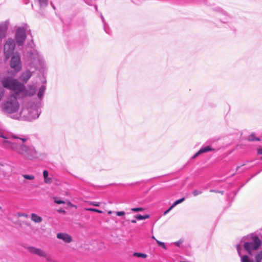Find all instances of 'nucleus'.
Instances as JSON below:
<instances>
[{
	"label": "nucleus",
	"instance_id": "nucleus-1",
	"mask_svg": "<svg viewBox=\"0 0 262 262\" xmlns=\"http://www.w3.org/2000/svg\"><path fill=\"white\" fill-rule=\"evenodd\" d=\"M0 82L4 88L14 93L9 98L1 104L2 111L7 114H13L11 116L12 118L13 115L17 114L16 113L19 107L17 99L34 95L36 91V87L34 85H29L27 88L17 79L10 76L2 77Z\"/></svg>",
	"mask_w": 262,
	"mask_h": 262
},
{
	"label": "nucleus",
	"instance_id": "nucleus-2",
	"mask_svg": "<svg viewBox=\"0 0 262 262\" xmlns=\"http://www.w3.org/2000/svg\"><path fill=\"white\" fill-rule=\"evenodd\" d=\"M0 137L5 139L2 143L5 148L10 149L26 159L33 160L38 157V153L32 145L25 143L28 138L24 136H7L0 129Z\"/></svg>",
	"mask_w": 262,
	"mask_h": 262
},
{
	"label": "nucleus",
	"instance_id": "nucleus-3",
	"mask_svg": "<svg viewBox=\"0 0 262 262\" xmlns=\"http://www.w3.org/2000/svg\"><path fill=\"white\" fill-rule=\"evenodd\" d=\"M41 103H38L36 105H32L28 108H24L19 114H15L12 117L15 119H19L21 116L26 119L32 121L39 117L40 111Z\"/></svg>",
	"mask_w": 262,
	"mask_h": 262
},
{
	"label": "nucleus",
	"instance_id": "nucleus-4",
	"mask_svg": "<svg viewBox=\"0 0 262 262\" xmlns=\"http://www.w3.org/2000/svg\"><path fill=\"white\" fill-rule=\"evenodd\" d=\"M26 61L30 67L35 68L38 66H41L43 63L42 57L35 48H32L30 51L27 52Z\"/></svg>",
	"mask_w": 262,
	"mask_h": 262
},
{
	"label": "nucleus",
	"instance_id": "nucleus-5",
	"mask_svg": "<svg viewBox=\"0 0 262 262\" xmlns=\"http://www.w3.org/2000/svg\"><path fill=\"white\" fill-rule=\"evenodd\" d=\"M9 62V66L11 68L10 70L8 71V73L11 76H14L20 72L22 69V63L20 56L19 53H16L11 57Z\"/></svg>",
	"mask_w": 262,
	"mask_h": 262
},
{
	"label": "nucleus",
	"instance_id": "nucleus-6",
	"mask_svg": "<svg viewBox=\"0 0 262 262\" xmlns=\"http://www.w3.org/2000/svg\"><path fill=\"white\" fill-rule=\"evenodd\" d=\"M16 43L14 39L8 38L4 45V54L6 60L9 59L14 55V52L15 49Z\"/></svg>",
	"mask_w": 262,
	"mask_h": 262
},
{
	"label": "nucleus",
	"instance_id": "nucleus-7",
	"mask_svg": "<svg viewBox=\"0 0 262 262\" xmlns=\"http://www.w3.org/2000/svg\"><path fill=\"white\" fill-rule=\"evenodd\" d=\"M27 28V25H25L24 26L18 27L16 29L14 40L18 46H22L24 45L27 38L26 31Z\"/></svg>",
	"mask_w": 262,
	"mask_h": 262
},
{
	"label": "nucleus",
	"instance_id": "nucleus-8",
	"mask_svg": "<svg viewBox=\"0 0 262 262\" xmlns=\"http://www.w3.org/2000/svg\"><path fill=\"white\" fill-rule=\"evenodd\" d=\"M261 245V240L259 237L255 236L253 237L252 241L245 242L243 247L249 255H252V251L258 249Z\"/></svg>",
	"mask_w": 262,
	"mask_h": 262
},
{
	"label": "nucleus",
	"instance_id": "nucleus-9",
	"mask_svg": "<svg viewBox=\"0 0 262 262\" xmlns=\"http://www.w3.org/2000/svg\"><path fill=\"white\" fill-rule=\"evenodd\" d=\"M28 250L32 254H36L40 257H43L46 256V252L42 249L34 247H30L28 248Z\"/></svg>",
	"mask_w": 262,
	"mask_h": 262
},
{
	"label": "nucleus",
	"instance_id": "nucleus-10",
	"mask_svg": "<svg viewBox=\"0 0 262 262\" xmlns=\"http://www.w3.org/2000/svg\"><path fill=\"white\" fill-rule=\"evenodd\" d=\"M8 28V22L5 21L0 24V39L6 36V33Z\"/></svg>",
	"mask_w": 262,
	"mask_h": 262
},
{
	"label": "nucleus",
	"instance_id": "nucleus-11",
	"mask_svg": "<svg viewBox=\"0 0 262 262\" xmlns=\"http://www.w3.org/2000/svg\"><path fill=\"white\" fill-rule=\"evenodd\" d=\"M58 239H62L66 243H69L72 241V237L68 234L64 233H59L57 234Z\"/></svg>",
	"mask_w": 262,
	"mask_h": 262
},
{
	"label": "nucleus",
	"instance_id": "nucleus-12",
	"mask_svg": "<svg viewBox=\"0 0 262 262\" xmlns=\"http://www.w3.org/2000/svg\"><path fill=\"white\" fill-rule=\"evenodd\" d=\"M241 249H242V248L239 245H237L236 249H237V251L239 256L241 258V262H254L253 260L250 258V257L248 255H242Z\"/></svg>",
	"mask_w": 262,
	"mask_h": 262
},
{
	"label": "nucleus",
	"instance_id": "nucleus-13",
	"mask_svg": "<svg viewBox=\"0 0 262 262\" xmlns=\"http://www.w3.org/2000/svg\"><path fill=\"white\" fill-rule=\"evenodd\" d=\"M214 150L213 148H212L210 146H207L205 147H202L200 149V150L196 152L192 157V159L196 158L198 156L204 153L207 152L208 151H213Z\"/></svg>",
	"mask_w": 262,
	"mask_h": 262
},
{
	"label": "nucleus",
	"instance_id": "nucleus-14",
	"mask_svg": "<svg viewBox=\"0 0 262 262\" xmlns=\"http://www.w3.org/2000/svg\"><path fill=\"white\" fill-rule=\"evenodd\" d=\"M214 150L213 148H212L210 146H207L205 147H202L200 149V150L196 152L192 157V159L196 158L198 156L204 153L207 152L208 151H213Z\"/></svg>",
	"mask_w": 262,
	"mask_h": 262
},
{
	"label": "nucleus",
	"instance_id": "nucleus-15",
	"mask_svg": "<svg viewBox=\"0 0 262 262\" xmlns=\"http://www.w3.org/2000/svg\"><path fill=\"white\" fill-rule=\"evenodd\" d=\"M214 150L213 148H212L210 146H207L205 147H202L200 149V150L196 152L192 157V159L196 158L198 156L204 153L207 152L208 151H213Z\"/></svg>",
	"mask_w": 262,
	"mask_h": 262
},
{
	"label": "nucleus",
	"instance_id": "nucleus-16",
	"mask_svg": "<svg viewBox=\"0 0 262 262\" xmlns=\"http://www.w3.org/2000/svg\"><path fill=\"white\" fill-rule=\"evenodd\" d=\"M32 75V72H31L29 70H27L21 74L19 77V79L21 81L26 83L31 78Z\"/></svg>",
	"mask_w": 262,
	"mask_h": 262
},
{
	"label": "nucleus",
	"instance_id": "nucleus-17",
	"mask_svg": "<svg viewBox=\"0 0 262 262\" xmlns=\"http://www.w3.org/2000/svg\"><path fill=\"white\" fill-rule=\"evenodd\" d=\"M31 220L35 223H41L42 221V219L41 216L34 213H32L31 215Z\"/></svg>",
	"mask_w": 262,
	"mask_h": 262
},
{
	"label": "nucleus",
	"instance_id": "nucleus-18",
	"mask_svg": "<svg viewBox=\"0 0 262 262\" xmlns=\"http://www.w3.org/2000/svg\"><path fill=\"white\" fill-rule=\"evenodd\" d=\"M49 173L46 170L43 171V177L44 178V182L46 184H51L52 183V179L51 178L48 177Z\"/></svg>",
	"mask_w": 262,
	"mask_h": 262
},
{
	"label": "nucleus",
	"instance_id": "nucleus-19",
	"mask_svg": "<svg viewBox=\"0 0 262 262\" xmlns=\"http://www.w3.org/2000/svg\"><path fill=\"white\" fill-rule=\"evenodd\" d=\"M46 90V86H45V85H42L39 88V91L37 93V97L38 98V99L40 100L42 99Z\"/></svg>",
	"mask_w": 262,
	"mask_h": 262
},
{
	"label": "nucleus",
	"instance_id": "nucleus-20",
	"mask_svg": "<svg viewBox=\"0 0 262 262\" xmlns=\"http://www.w3.org/2000/svg\"><path fill=\"white\" fill-rule=\"evenodd\" d=\"M35 1L38 3L41 9L46 7L48 4V0H35Z\"/></svg>",
	"mask_w": 262,
	"mask_h": 262
},
{
	"label": "nucleus",
	"instance_id": "nucleus-21",
	"mask_svg": "<svg viewBox=\"0 0 262 262\" xmlns=\"http://www.w3.org/2000/svg\"><path fill=\"white\" fill-rule=\"evenodd\" d=\"M135 218H136L138 220H142L148 219L149 217V215L148 214H146L144 215H142L141 214H137L135 215Z\"/></svg>",
	"mask_w": 262,
	"mask_h": 262
},
{
	"label": "nucleus",
	"instance_id": "nucleus-22",
	"mask_svg": "<svg viewBox=\"0 0 262 262\" xmlns=\"http://www.w3.org/2000/svg\"><path fill=\"white\" fill-rule=\"evenodd\" d=\"M255 258L256 262H261L262 260V251H259L256 254Z\"/></svg>",
	"mask_w": 262,
	"mask_h": 262
},
{
	"label": "nucleus",
	"instance_id": "nucleus-23",
	"mask_svg": "<svg viewBox=\"0 0 262 262\" xmlns=\"http://www.w3.org/2000/svg\"><path fill=\"white\" fill-rule=\"evenodd\" d=\"M217 12H219L220 13H221V14H222L223 15L226 16L227 17H228L229 18L231 17L230 15L226 11H224V10H223L221 8H218L217 9Z\"/></svg>",
	"mask_w": 262,
	"mask_h": 262
},
{
	"label": "nucleus",
	"instance_id": "nucleus-24",
	"mask_svg": "<svg viewBox=\"0 0 262 262\" xmlns=\"http://www.w3.org/2000/svg\"><path fill=\"white\" fill-rule=\"evenodd\" d=\"M133 256L138 257H142V258H146L147 257V255L143 253H138V252H134L133 253Z\"/></svg>",
	"mask_w": 262,
	"mask_h": 262
},
{
	"label": "nucleus",
	"instance_id": "nucleus-25",
	"mask_svg": "<svg viewBox=\"0 0 262 262\" xmlns=\"http://www.w3.org/2000/svg\"><path fill=\"white\" fill-rule=\"evenodd\" d=\"M248 140L249 141H259V139L255 137L254 135L251 134L250 135L248 138Z\"/></svg>",
	"mask_w": 262,
	"mask_h": 262
},
{
	"label": "nucleus",
	"instance_id": "nucleus-26",
	"mask_svg": "<svg viewBox=\"0 0 262 262\" xmlns=\"http://www.w3.org/2000/svg\"><path fill=\"white\" fill-rule=\"evenodd\" d=\"M85 210H88V211L96 212H98V213H102V211L101 210H98L96 208H85Z\"/></svg>",
	"mask_w": 262,
	"mask_h": 262
},
{
	"label": "nucleus",
	"instance_id": "nucleus-27",
	"mask_svg": "<svg viewBox=\"0 0 262 262\" xmlns=\"http://www.w3.org/2000/svg\"><path fill=\"white\" fill-rule=\"evenodd\" d=\"M23 177L25 179H27V180H32L33 179H34V178H35L34 176H33V175L23 174Z\"/></svg>",
	"mask_w": 262,
	"mask_h": 262
},
{
	"label": "nucleus",
	"instance_id": "nucleus-28",
	"mask_svg": "<svg viewBox=\"0 0 262 262\" xmlns=\"http://www.w3.org/2000/svg\"><path fill=\"white\" fill-rule=\"evenodd\" d=\"M156 241L157 242V243L158 244V245L159 246H161L163 248L165 249H166V246L165 245V244L163 243V242H162L161 241H158V239H156Z\"/></svg>",
	"mask_w": 262,
	"mask_h": 262
},
{
	"label": "nucleus",
	"instance_id": "nucleus-29",
	"mask_svg": "<svg viewBox=\"0 0 262 262\" xmlns=\"http://www.w3.org/2000/svg\"><path fill=\"white\" fill-rule=\"evenodd\" d=\"M131 210L133 212H138L143 211L144 209L142 207L132 208Z\"/></svg>",
	"mask_w": 262,
	"mask_h": 262
},
{
	"label": "nucleus",
	"instance_id": "nucleus-30",
	"mask_svg": "<svg viewBox=\"0 0 262 262\" xmlns=\"http://www.w3.org/2000/svg\"><path fill=\"white\" fill-rule=\"evenodd\" d=\"M54 202L57 204H65L64 201L61 200H59L56 198H54Z\"/></svg>",
	"mask_w": 262,
	"mask_h": 262
},
{
	"label": "nucleus",
	"instance_id": "nucleus-31",
	"mask_svg": "<svg viewBox=\"0 0 262 262\" xmlns=\"http://www.w3.org/2000/svg\"><path fill=\"white\" fill-rule=\"evenodd\" d=\"M184 200H185V198H181V199H180L179 200H178L174 202L173 204L176 206L177 205H178V204L183 202Z\"/></svg>",
	"mask_w": 262,
	"mask_h": 262
},
{
	"label": "nucleus",
	"instance_id": "nucleus-32",
	"mask_svg": "<svg viewBox=\"0 0 262 262\" xmlns=\"http://www.w3.org/2000/svg\"><path fill=\"white\" fill-rule=\"evenodd\" d=\"M202 193V191H200V190H194L193 192H192V194L194 196H196L200 194H201Z\"/></svg>",
	"mask_w": 262,
	"mask_h": 262
},
{
	"label": "nucleus",
	"instance_id": "nucleus-33",
	"mask_svg": "<svg viewBox=\"0 0 262 262\" xmlns=\"http://www.w3.org/2000/svg\"><path fill=\"white\" fill-rule=\"evenodd\" d=\"M43 257L46 258V259L47 261L51 262L52 260V257L48 255L47 253H46V256Z\"/></svg>",
	"mask_w": 262,
	"mask_h": 262
},
{
	"label": "nucleus",
	"instance_id": "nucleus-34",
	"mask_svg": "<svg viewBox=\"0 0 262 262\" xmlns=\"http://www.w3.org/2000/svg\"><path fill=\"white\" fill-rule=\"evenodd\" d=\"M210 192H215V193H221L222 194H224L223 191H219V190H215V189H211V190H210Z\"/></svg>",
	"mask_w": 262,
	"mask_h": 262
},
{
	"label": "nucleus",
	"instance_id": "nucleus-35",
	"mask_svg": "<svg viewBox=\"0 0 262 262\" xmlns=\"http://www.w3.org/2000/svg\"><path fill=\"white\" fill-rule=\"evenodd\" d=\"M90 204L94 206H99L100 205V203L97 202H91Z\"/></svg>",
	"mask_w": 262,
	"mask_h": 262
},
{
	"label": "nucleus",
	"instance_id": "nucleus-36",
	"mask_svg": "<svg viewBox=\"0 0 262 262\" xmlns=\"http://www.w3.org/2000/svg\"><path fill=\"white\" fill-rule=\"evenodd\" d=\"M125 213L124 211H118L116 212V215L119 216H123L125 215Z\"/></svg>",
	"mask_w": 262,
	"mask_h": 262
},
{
	"label": "nucleus",
	"instance_id": "nucleus-37",
	"mask_svg": "<svg viewBox=\"0 0 262 262\" xmlns=\"http://www.w3.org/2000/svg\"><path fill=\"white\" fill-rule=\"evenodd\" d=\"M18 215L19 216H25V217H27L28 216V215L25 214V213H18Z\"/></svg>",
	"mask_w": 262,
	"mask_h": 262
},
{
	"label": "nucleus",
	"instance_id": "nucleus-38",
	"mask_svg": "<svg viewBox=\"0 0 262 262\" xmlns=\"http://www.w3.org/2000/svg\"><path fill=\"white\" fill-rule=\"evenodd\" d=\"M101 18L102 22L103 23V24H104V18L102 14L101 15ZM104 28L105 31L106 32V31L105 29V24H104Z\"/></svg>",
	"mask_w": 262,
	"mask_h": 262
},
{
	"label": "nucleus",
	"instance_id": "nucleus-39",
	"mask_svg": "<svg viewBox=\"0 0 262 262\" xmlns=\"http://www.w3.org/2000/svg\"><path fill=\"white\" fill-rule=\"evenodd\" d=\"M257 154L259 155H262V147L258 149Z\"/></svg>",
	"mask_w": 262,
	"mask_h": 262
},
{
	"label": "nucleus",
	"instance_id": "nucleus-40",
	"mask_svg": "<svg viewBox=\"0 0 262 262\" xmlns=\"http://www.w3.org/2000/svg\"><path fill=\"white\" fill-rule=\"evenodd\" d=\"M169 211H170V210H169V209H168L167 210H166L165 211H164V212L163 214H164V215H166V214H167Z\"/></svg>",
	"mask_w": 262,
	"mask_h": 262
},
{
	"label": "nucleus",
	"instance_id": "nucleus-41",
	"mask_svg": "<svg viewBox=\"0 0 262 262\" xmlns=\"http://www.w3.org/2000/svg\"><path fill=\"white\" fill-rule=\"evenodd\" d=\"M175 206L174 205V204H173L169 208V210H171Z\"/></svg>",
	"mask_w": 262,
	"mask_h": 262
},
{
	"label": "nucleus",
	"instance_id": "nucleus-42",
	"mask_svg": "<svg viewBox=\"0 0 262 262\" xmlns=\"http://www.w3.org/2000/svg\"><path fill=\"white\" fill-rule=\"evenodd\" d=\"M131 222H132V223H134V224L136 223V220H132L131 221Z\"/></svg>",
	"mask_w": 262,
	"mask_h": 262
},
{
	"label": "nucleus",
	"instance_id": "nucleus-43",
	"mask_svg": "<svg viewBox=\"0 0 262 262\" xmlns=\"http://www.w3.org/2000/svg\"><path fill=\"white\" fill-rule=\"evenodd\" d=\"M107 213H108V214H111L112 213V211H108Z\"/></svg>",
	"mask_w": 262,
	"mask_h": 262
},
{
	"label": "nucleus",
	"instance_id": "nucleus-44",
	"mask_svg": "<svg viewBox=\"0 0 262 262\" xmlns=\"http://www.w3.org/2000/svg\"><path fill=\"white\" fill-rule=\"evenodd\" d=\"M152 237V239H155V240H156V239H157L155 237V236H152V237Z\"/></svg>",
	"mask_w": 262,
	"mask_h": 262
},
{
	"label": "nucleus",
	"instance_id": "nucleus-45",
	"mask_svg": "<svg viewBox=\"0 0 262 262\" xmlns=\"http://www.w3.org/2000/svg\"><path fill=\"white\" fill-rule=\"evenodd\" d=\"M176 244L177 245V246H179V243L178 242L176 243Z\"/></svg>",
	"mask_w": 262,
	"mask_h": 262
},
{
	"label": "nucleus",
	"instance_id": "nucleus-46",
	"mask_svg": "<svg viewBox=\"0 0 262 262\" xmlns=\"http://www.w3.org/2000/svg\"><path fill=\"white\" fill-rule=\"evenodd\" d=\"M205 0H200L201 2H204Z\"/></svg>",
	"mask_w": 262,
	"mask_h": 262
},
{
	"label": "nucleus",
	"instance_id": "nucleus-47",
	"mask_svg": "<svg viewBox=\"0 0 262 262\" xmlns=\"http://www.w3.org/2000/svg\"><path fill=\"white\" fill-rule=\"evenodd\" d=\"M240 167V166H238L236 168L237 170H238V169Z\"/></svg>",
	"mask_w": 262,
	"mask_h": 262
},
{
	"label": "nucleus",
	"instance_id": "nucleus-48",
	"mask_svg": "<svg viewBox=\"0 0 262 262\" xmlns=\"http://www.w3.org/2000/svg\"><path fill=\"white\" fill-rule=\"evenodd\" d=\"M261 160H262V157L260 158Z\"/></svg>",
	"mask_w": 262,
	"mask_h": 262
}]
</instances>
